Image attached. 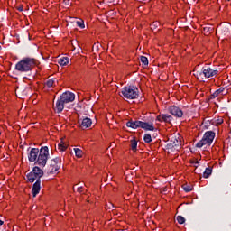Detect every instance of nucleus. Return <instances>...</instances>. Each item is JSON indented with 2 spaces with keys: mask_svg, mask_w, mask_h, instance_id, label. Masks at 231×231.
Returning <instances> with one entry per match:
<instances>
[{
  "mask_svg": "<svg viewBox=\"0 0 231 231\" xmlns=\"http://www.w3.org/2000/svg\"><path fill=\"white\" fill-rule=\"evenodd\" d=\"M27 180L30 183H33V181H35V180H41L38 177L35 176V174L33 173V171L30 172L27 175Z\"/></svg>",
  "mask_w": 231,
  "mask_h": 231,
  "instance_id": "18",
  "label": "nucleus"
},
{
  "mask_svg": "<svg viewBox=\"0 0 231 231\" xmlns=\"http://www.w3.org/2000/svg\"><path fill=\"white\" fill-rule=\"evenodd\" d=\"M212 174V170L210 168H206L204 173H203V178H208Z\"/></svg>",
  "mask_w": 231,
  "mask_h": 231,
  "instance_id": "23",
  "label": "nucleus"
},
{
  "mask_svg": "<svg viewBox=\"0 0 231 231\" xmlns=\"http://www.w3.org/2000/svg\"><path fill=\"white\" fill-rule=\"evenodd\" d=\"M168 112L176 118H181L183 116V110L176 106H169Z\"/></svg>",
  "mask_w": 231,
  "mask_h": 231,
  "instance_id": "7",
  "label": "nucleus"
},
{
  "mask_svg": "<svg viewBox=\"0 0 231 231\" xmlns=\"http://www.w3.org/2000/svg\"><path fill=\"white\" fill-rule=\"evenodd\" d=\"M142 124V121H128L126 125L132 129H138Z\"/></svg>",
  "mask_w": 231,
  "mask_h": 231,
  "instance_id": "15",
  "label": "nucleus"
},
{
  "mask_svg": "<svg viewBox=\"0 0 231 231\" xmlns=\"http://www.w3.org/2000/svg\"><path fill=\"white\" fill-rule=\"evenodd\" d=\"M38 64H40L39 60L26 57L16 63L15 69L20 73H27V71H32Z\"/></svg>",
  "mask_w": 231,
  "mask_h": 231,
  "instance_id": "1",
  "label": "nucleus"
},
{
  "mask_svg": "<svg viewBox=\"0 0 231 231\" xmlns=\"http://www.w3.org/2000/svg\"><path fill=\"white\" fill-rule=\"evenodd\" d=\"M48 156H50L48 146L42 147L38 158L35 161L36 165L39 167H46V163H48Z\"/></svg>",
  "mask_w": 231,
  "mask_h": 231,
  "instance_id": "5",
  "label": "nucleus"
},
{
  "mask_svg": "<svg viewBox=\"0 0 231 231\" xmlns=\"http://www.w3.org/2000/svg\"><path fill=\"white\" fill-rule=\"evenodd\" d=\"M140 127L141 129H144V131H154V124L152 123H145L141 121Z\"/></svg>",
  "mask_w": 231,
  "mask_h": 231,
  "instance_id": "12",
  "label": "nucleus"
},
{
  "mask_svg": "<svg viewBox=\"0 0 231 231\" xmlns=\"http://www.w3.org/2000/svg\"><path fill=\"white\" fill-rule=\"evenodd\" d=\"M77 26H79V28H86V25L84 24V20H79L76 22Z\"/></svg>",
  "mask_w": 231,
  "mask_h": 231,
  "instance_id": "25",
  "label": "nucleus"
},
{
  "mask_svg": "<svg viewBox=\"0 0 231 231\" xmlns=\"http://www.w3.org/2000/svg\"><path fill=\"white\" fill-rule=\"evenodd\" d=\"M182 189L185 190V192H190L192 190V188L189 185H183Z\"/></svg>",
  "mask_w": 231,
  "mask_h": 231,
  "instance_id": "28",
  "label": "nucleus"
},
{
  "mask_svg": "<svg viewBox=\"0 0 231 231\" xmlns=\"http://www.w3.org/2000/svg\"><path fill=\"white\" fill-rule=\"evenodd\" d=\"M66 149H68V145L66 144V143H64V141H60V143L58 144V150L60 151V152H62L66 151Z\"/></svg>",
  "mask_w": 231,
  "mask_h": 231,
  "instance_id": "19",
  "label": "nucleus"
},
{
  "mask_svg": "<svg viewBox=\"0 0 231 231\" xmlns=\"http://www.w3.org/2000/svg\"><path fill=\"white\" fill-rule=\"evenodd\" d=\"M177 221L179 225H183L185 223V217L183 216H177Z\"/></svg>",
  "mask_w": 231,
  "mask_h": 231,
  "instance_id": "27",
  "label": "nucleus"
},
{
  "mask_svg": "<svg viewBox=\"0 0 231 231\" xmlns=\"http://www.w3.org/2000/svg\"><path fill=\"white\" fill-rule=\"evenodd\" d=\"M74 152L76 158H82V156H84V152L79 148H74Z\"/></svg>",
  "mask_w": 231,
  "mask_h": 231,
  "instance_id": "20",
  "label": "nucleus"
},
{
  "mask_svg": "<svg viewBox=\"0 0 231 231\" xmlns=\"http://www.w3.org/2000/svg\"><path fill=\"white\" fill-rule=\"evenodd\" d=\"M121 95L124 98H126V100H134L138 98L140 91L136 87H125L121 90Z\"/></svg>",
  "mask_w": 231,
  "mask_h": 231,
  "instance_id": "3",
  "label": "nucleus"
},
{
  "mask_svg": "<svg viewBox=\"0 0 231 231\" xmlns=\"http://www.w3.org/2000/svg\"><path fill=\"white\" fill-rule=\"evenodd\" d=\"M54 85H55V79H50L46 81V86L48 88H53Z\"/></svg>",
  "mask_w": 231,
  "mask_h": 231,
  "instance_id": "22",
  "label": "nucleus"
},
{
  "mask_svg": "<svg viewBox=\"0 0 231 231\" xmlns=\"http://www.w3.org/2000/svg\"><path fill=\"white\" fill-rule=\"evenodd\" d=\"M144 142L146 143H151V142H152V137L151 136V134H144Z\"/></svg>",
  "mask_w": 231,
  "mask_h": 231,
  "instance_id": "24",
  "label": "nucleus"
},
{
  "mask_svg": "<svg viewBox=\"0 0 231 231\" xmlns=\"http://www.w3.org/2000/svg\"><path fill=\"white\" fill-rule=\"evenodd\" d=\"M39 149L37 148H32L31 149L30 152H29V155H28V158H29V162H37V158L39 157Z\"/></svg>",
  "mask_w": 231,
  "mask_h": 231,
  "instance_id": "9",
  "label": "nucleus"
},
{
  "mask_svg": "<svg viewBox=\"0 0 231 231\" xmlns=\"http://www.w3.org/2000/svg\"><path fill=\"white\" fill-rule=\"evenodd\" d=\"M214 97H217V91L214 93Z\"/></svg>",
  "mask_w": 231,
  "mask_h": 231,
  "instance_id": "31",
  "label": "nucleus"
},
{
  "mask_svg": "<svg viewBox=\"0 0 231 231\" xmlns=\"http://www.w3.org/2000/svg\"><path fill=\"white\" fill-rule=\"evenodd\" d=\"M78 192H82V188H78Z\"/></svg>",
  "mask_w": 231,
  "mask_h": 231,
  "instance_id": "30",
  "label": "nucleus"
},
{
  "mask_svg": "<svg viewBox=\"0 0 231 231\" xmlns=\"http://www.w3.org/2000/svg\"><path fill=\"white\" fill-rule=\"evenodd\" d=\"M64 104H66L63 100H61L60 98L57 100L56 102V106H55V111H57V113H62V111H64Z\"/></svg>",
  "mask_w": 231,
  "mask_h": 231,
  "instance_id": "14",
  "label": "nucleus"
},
{
  "mask_svg": "<svg viewBox=\"0 0 231 231\" xmlns=\"http://www.w3.org/2000/svg\"><path fill=\"white\" fill-rule=\"evenodd\" d=\"M65 104H69L75 100V94L72 92L67 91L63 93L60 97Z\"/></svg>",
  "mask_w": 231,
  "mask_h": 231,
  "instance_id": "8",
  "label": "nucleus"
},
{
  "mask_svg": "<svg viewBox=\"0 0 231 231\" xmlns=\"http://www.w3.org/2000/svg\"><path fill=\"white\" fill-rule=\"evenodd\" d=\"M0 50H1V46H0Z\"/></svg>",
  "mask_w": 231,
  "mask_h": 231,
  "instance_id": "33",
  "label": "nucleus"
},
{
  "mask_svg": "<svg viewBox=\"0 0 231 231\" xmlns=\"http://www.w3.org/2000/svg\"><path fill=\"white\" fill-rule=\"evenodd\" d=\"M219 70L214 69L211 67L206 66L203 67L201 70H195L194 75L199 79H214V77H217Z\"/></svg>",
  "mask_w": 231,
  "mask_h": 231,
  "instance_id": "2",
  "label": "nucleus"
},
{
  "mask_svg": "<svg viewBox=\"0 0 231 231\" xmlns=\"http://www.w3.org/2000/svg\"><path fill=\"white\" fill-rule=\"evenodd\" d=\"M130 147L132 149V151H136V147H138V142H136V140H132L131 143H130Z\"/></svg>",
  "mask_w": 231,
  "mask_h": 231,
  "instance_id": "21",
  "label": "nucleus"
},
{
  "mask_svg": "<svg viewBox=\"0 0 231 231\" xmlns=\"http://www.w3.org/2000/svg\"><path fill=\"white\" fill-rule=\"evenodd\" d=\"M141 62L144 65L147 66L149 64V60L145 56H141Z\"/></svg>",
  "mask_w": 231,
  "mask_h": 231,
  "instance_id": "26",
  "label": "nucleus"
},
{
  "mask_svg": "<svg viewBox=\"0 0 231 231\" xmlns=\"http://www.w3.org/2000/svg\"><path fill=\"white\" fill-rule=\"evenodd\" d=\"M32 196L35 198L39 192H41V180H37L36 182L32 186Z\"/></svg>",
  "mask_w": 231,
  "mask_h": 231,
  "instance_id": "11",
  "label": "nucleus"
},
{
  "mask_svg": "<svg viewBox=\"0 0 231 231\" xmlns=\"http://www.w3.org/2000/svg\"><path fill=\"white\" fill-rule=\"evenodd\" d=\"M92 124H93V121L91 120V118L86 117L81 121L79 127L80 129H89Z\"/></svg>",
  "mask_w": 231,
  "mask_h": 231,
  "instance_id": "10",
  "label": "nucleus"
},
{
  "mask_svg": "<svg viewBox=\"0 0 231 231\" xmlns=\"http://www.w3.org/2000/svg\"><path fill=\"white\" fill-rule=\"evenodd\" d=\"M60 169V159L56 158L51 161L50 165L48 166L47 171L49 174H57Z\"/></svg>",
  "mask_w": 231,
  "mask_h": 231,
  "instance_id": "6",
  "label": "nucleus"
},
{
  "mask_svg": "<svg viewBox=\"0 0 231 231\" xmlns=\"http://www.w3.org/2000/svg\"><path fill=\"white\" fill-rule=\"evenodd\" d=\"M157 120H158V122L170 123L171 120H172V116H171L170 115H167V114H162L157 116Z\"/></svg>",
  "mask_w": 231,
  "mask_h": 231,
  "instance_id": "13",
  "label": "nucleus"
},
{
  "mask_svg": "<svg viewBox=\"0 0 231 231\" xmlns=\"http://www.w3.org/2000/svg\"><path fill=\"white\" fill-rule=\"evenodd\" d=\"M69 57H62L58 60V64H60V66H66L69 64Z\"/></svg>",
  "mask_w": 231,
  "mask_h": 231,
  "instance_id": "17",
  "label": "nucleus"
},
{
  "mask_svg": "<svg viewBox=\"0 0 231 231\" xmlns=\"http://www.w3.org/2000/svg\"><path fill=\"white\" fill-rule=\"evenodd\" d=\"M215 138H216V133L212 131H207L204 134L202 139L199 143H197L196 147H198V149H201V147H205V145H207L208 147H210Z\"/></svg>",
  "mask_w": 231,
  "mask_h": 231,
  "instance_id": "4",
  "label": "nucleus"
},
{
  "mask_svg": "<svg viewBox=\"0 0 231 231\" xmlns=\"http://www.w3.org/2000/svg\"><path fill=\"white\" fill-rule=\"evenodd\" d=\"M32 173L38 177L39 179L42 178V176H44V171L39 168L38 166H35L33 169H32Z\"/></svg>",
  "mask_w": 231,
  "mask_h": 231,
  "instance_id": "16",
  "label": "nucleus"
},
{
  "mask_svg": "<svg viewBox=\"0 0 231 231\" xmlns=\"http://www.w3.org/2000/svg\"><path fill=\"white\" fill-rule=\"evenodd\" d=\"M221 124H223V118L217 119L216 121V125H221Z\"/></svg>",
  "mask_w": 231,
  "mask_h": 231,
  "instance_id": "29",
  "label": "nucleus"
},
{
  "mask_svg": "<svg viewBox=\"0 0 231 231\" xmlns=\"http://www.w3.org/2000/svg\"><path fill=\"white\" fill-rule=\"evenodd\" d=\"M3 223H4V222H3L2 220H0V226L3 225Z\"/></svg>",
  "mask_w": 231,
  "mask_h": 231,
  "instance_id": "32",
  "label": "nucleus"
}]
</instances>
